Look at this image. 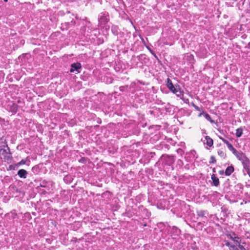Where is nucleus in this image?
<instances>
[{
	"instance_id": "obj_10",
	"label": "nucleus",
	"mask_w": 250,
	"mask_h": 250,
	"mask_svg": "<svg viewBox=\"0 0 250 250\" xmlns=\"http://www.w3.org/2000/svg\"><path fill=\"white\" fill-rule=\"evenodd\" d=\"M243 134V129L242 128H239L236 129V136L237 137H240Z\"/></svg>"
},
{
	"instance_id": "obj_13",
	"label": "nucleus",
	"mask_w": 250,
	"mask_h": 250,
	"mask_svg": "<svg viewBox=\"0 0 250 250\" xmlns=\"http://www.w3.org/2000/svg\"><path fill=\"white\" fill-rule=\"evenodd\" d=\"M228 148L233 153H236V150L234 147L232 146L231 144L230 145H229V146L228 147Z\"/></svg>"
},
{
	"instance_id": "obj_19",
	"label": "nucleus",
	"mask_w": 250,
	"mask_h": 250,
	"mask_svg": "<svg viewBox=\"0 0 250 250\" xmlns=\"http://www.w3.org/2000/svg\"><path fill=\"white\" fill-rule=\"evenodd\" d=\"M225 244L227 246L229 247V248L230 247V246L232 245L228 241H225Z\"/></svg>"
},
{
	"instance_id": "obj_11",
	"label": "nucleus",
	"mask_w": 250,
	"mask_h": 250,
	"mask_svg": "<svg viewBox=\"0 0 250 250\" xmlns=\"http://www.w3.org/2000/svg\"><path fill=\"white\" fill-rule=\"evenodd\" d=\"M218 154L222 158H225L226 157V153L222 150H219L217 152Z\"/></svg>"
},
{
	"instance_id": "obj_2",
	"label": "nucleus",
	"mask_w": 250,
	"mask_h": 250,
	"mask_svg": "<svg viewBox=\"0 0 250 250\" xmlns=\"http://www.w3.org/2000/svg\"><path fill=\"white\" fill-rule=\"evenodd\" d=\"M81 68V64L80 63H74L71 64V68L70 70L71 72H75L76 73H79V69Z\"/></svg>"
},
{
	"instance_id": "obj_17",
	"label": "nucleus",
	"mask_w": 250,
	"mask_h": 250,
	"mask_svg": "<svg viewBox=\"0 0 250 250\" xmlns=\"http://www.w3.org/2000/svg\"><path fill=\"white\" fill-rule=\"evenodd\" d=\"M229 249V250H236L238 249V248L234 245H231Z\"/></svg>"
},
{
	"instance_id": "obj_21",
	"label": "nucleus",
	"mask_w": 250,
	"mask_h": 250,
	"mask_svg": "<svg viewBox=\"0 0 250 250\" xmlns=\"http://www.w3.org/2000/svg\"><path fill=\"white\" fill-rule=\"evenodd\" d=\"M193 106L195 107V109H196L198 110H199V107L193 104Z\"/></svg>"
},
{
	"instance_id": "obj_14",
	"label": "nucleus",
	"mask_w": 250,
	"mask_h": 250,
	"mask_svg": "<svg viewBox=\"0 0 250 250\" xmlns=\"http://www.w3.org/2000/svg\"><path fill=\"white\" fill-rule=\"evenodd\" d=\"M219 138L221 139L225 144H226L227 146H229V145H230V144L228 141L227 140L225 139L221 136H219Z\"/></svg>"
},
{
	"instance_id": "obj_15",
	"label": "nucleus",
	"mask_w": 250,
	"mask_h": 250,
	"mask_svg": "<svg viewBox=\"0 0 250 250\" xmlns=\"http://www.w3.org/2000/svg\"><path fill=\"white\" fill-rule=\"evenodd\" d=\"M204 117L208 121H209L211 123H213V121L211 120L210 116L208 114H204Z\"/></svg>"
},
{
	"instance_id": "obj_1",
	"label": "nucleus",
	"mask_w": 250,
	"mask_h": 250,
	"mask_svg": "<svg viewBox=\"0 0 250 250\" xmlns=\"http://www.w3.org/2000/svg\"><path fill=\"white\" fill-rule=\"evenodd\" d=\"M242 163L244 168L250 177V160L247 157Z\"/></svg>"
},
{
	"instance_id": "obj_23",
	"label": "nucleus",
	"mask_w": 250,
	"mask_h": 250,
	"mask_svg": "<svg viewBox=\"0 0 250 250\" xmlns=\"http://www.w3.org/2000/svg\"><path fill=\"white\" fill-rule=\"evenodd\" d=\"M236 250H239L238 249Z\"/></svg>"
},
{
	"instance_id": "obj_22",
	"label": "nucleus",
	"mask_w": 250,
	"mask_h": 250,
	"mask_svg": "<svg viewBox=\"0 0 250 250\" xmlns=\"http://www.w3.org/2000/svg\"><path fill=\"white\" fill-rule=\"evenodd\" d=\"M4 1L5 2H7V1H8V0H4Z\"/></svg>"
},
{
	"instance_id": "obj_18",
	"label": "nucleus",
	"mask_w": 250,
	"mask_h": 250,
	"mask_svg": "<svg viewBox=\"0 0 250 250\" xmlns=\"http://www.w3.org/2000/svg\"><path fill=\"white\" fill-rule=\"evenodd\" d=\"M238 246L240 250H246V249L240 244V243L238 244Z\"/></svg>"
},
{
	"instance_id": "obj_7",
	"label": "nucleus",
	"mask_w": 250,
	"mask_h": 250,
	"mask_svg": "<svg viewBox=\"0 0 250 250\" xmlns=\"http://www.w3.org/2000/svg\"><path fill=\"white\" fill-rule=\"evenodd\" d=\"M18 174L20 178H25L27 174V172L25 170L21 169L18 171Z\"/></svg>"
},
{
	"instance_id": "obj_12",
	"label": "nucleus",
	"mask_w": 250,
	"mask_h": 250,
	"mask_svg": "<svg viewBox=\"0 0 250 250\" xmlns=\"http://www.w3.org/2000/svg\"><path fill=\"white\" fill-rule=\"evenodd\" d=\"M172 231L173 233H175L176 235H178L180 233V230L175 227H173L172 229Z\"/></svg>"
},
{
	"instance_id": "obj_3",
	"label": "nucleus",
	"mask_w": 250,
	"mask_h": 250,
	"mask_svg": "<svg viewBox=\"0 0 250 250\" xmlns=\"http://www.w3.org/2000/svg\"><path fill=\"white\" fill-rule=\"evenodd\" d=\"M167 86L168 89L173 93H176L177 92V89L174 87L171 81L169 78L167 79Z\"/></svg>"
},
{
	"instance_id": "obj_8",
	"label": "nucleus",
	"mask_w": 250,
	"mask_h": 250,
	"mask_svg": "<svg viewBox=\"0 0 250 250\" xmlns=\"http://www.w3.org/2000/svg\"><path fill=\"white\" fill-rule=\"evenodd\" d=\"M234 171V167L232 166L228 167L225 171V174L227 176H229Z\"/></svg>"
},
{
	"instance_id": "obj_4",
	"label": "nucleus",
	"mask_w": 250,
	"mask_h": 250,
	"mask_svg": "<svg viewBox=\"0 0 250 250\" xmlns=\"http://www.w3.org/2000/svg\"><path fill=\"white\" fill-rule=\"evenodd\" d=\"M228 237L233 240L236 244L239 243H241V239L240 237H239L237 235H236L235 233H232L231 234H229L228 235Z\"/></svg>"
},
{
	"instance_id": "obj_16",
	"label": "nucleus",
	"mask_w": 250,
	"mask_h": 250,
	"mask_svg": "<svg viewBox=\"0 0 250 250\" xmlns=\"http://www.w3.org/2000/svg\"><path fill=\"white\" fill-rule=\"evenodd\" d=\"M26 162V161L25 160L22 159L19 163H18L17 165H21L25 164Z\"/></svg>"
},
{
	"instance_id": "obj_6",
	"label": "nucleus",
	"mask_w": 250,
	"mask_h": 250,
	"mask_svg": "<svg viewBox=\"0 0 250 250\" xmlns=\"http://www.w3.org/2000/svg\"><path fill=\"white\" fill-rule=\"evenodd\" d=\"M204 143L206 144V145L209 147H211L213 144V141L210 137L207 136L205 137Z\"/></svg>"
},
{
	"instance_id": "obj_9",
	"label": "nucleus",
	"mask_w": 250,
	"mask_h": 250,
	"mask_svg": "<svg viewBox=\"0 0 250 250\" xmlns=\"http://www.w3.org/2000/svg\"><path fill=\"white\" fill-rule=\"evenodd\" d=\"M211 179L212 180L214 186H218L219 185V179L216 177L214 175H212Z\"/></svg>"
},
{
	"instance_id": "obj_5",
	"label": "nucleus",
	"mask_w": 250,
	"mask_h": 250,
	"mask_svg": "<svg viewBox=\"0 0 250 250\" xmlns=\"http://www.w3.org/2000/svg\"><path fill=\"white\" fill-rule=\"evenodd\" d=\"M236 157L242 162V163L244 161V160L247 158V157L242 152H239L236 150V153H233Z\"/></svg>"
},
{
	"instance_id": "obj_20",
	"label": "nucleus",
	"mask_w": 250,
	"mask_h": 250,
	"mask_svg": "<svg viewBox=\"0 0 250 250\" xmlns=\"http://www.w3.org/2000/svg\"><path fill=\"white\" fill-rule=\"evenodd\" d=\"M210 159L212 163H215L216 162L214 156H211Z\"/></svg>"
}]
</instances>
